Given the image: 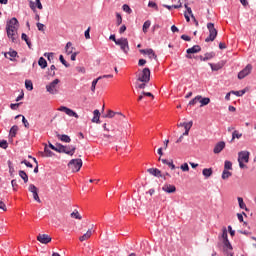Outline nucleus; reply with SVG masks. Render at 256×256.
Masks as SVG:
<instances>
[{"label":"nucleus","instance_id":"6","mask_svg":"<svg viewBox=\"0 0 256 256\" xmlns=\"http://www.w3.org/2000/svg\"><path fill=\"white\" fill-rule=\"evenodd\" d=\"M207 29L209 31V36L205 39V42L209 43V41H213L217 38V29H215V24L211 22L207 24Z\"/></svg>","mask_w":256,"mask_h":256},{"label":"nucleus","instance_id":"32","mask_svg":"<svg viewBox=\"0 0 256 256\" xmlns=\"http://www.w3.org/2000/svg\"><path fill=\"white\" fill-rule=\"evenodd\" d=\"M19 177H21V179H23L24 183H28L29 182V176L27 175V173L23 170L19 171Z\"/></svg>","mask_w":256,"mask_h":256},{"label":"nucleus","instance_id":"53","mask_svg":"<svg viewBox=\"0 0 256 256\" xmlns=\"http://www.w3.org/2000/svg\"><path fill=\"white\" fill-rule=\"evenodd\" d=\"M116 19H117V25H121L123 23V17H121V14L117 13Z\"/></svg>","mask_w":256,"mask_h":256},{"label":"nucleus","instance_id":"51","mask_svg":"<svg viewBox=\"0 0 256 256\" xmlns=\"http://www.w3.org/2000/svg\"><path fill=\"white\" fill-rule=\"evenodd\" d=\"M0 147L1 149H7V147H9V144L7 143L6 140H2L0 141Z\"/></svg>","mask_w":256,"mask_h":256},{"label":"nucleus","instance_id":"26","mask_svg":"<svg viewBox=\"0 0 256 256\" xmlns=\"http://www.w3.org/2000/svg\"><path fill=\"white\" fill-rule=\"evenodd\" d=\"M201 105L200 107H205V105H209V103H211V99L210 98H203V96H200L199 102Z\"/></svg>","mask_w":256,"mask_h":256},{"label":"nucleus","instance_id":"3","mask_svg":"<svg viewBox=\"0 0 256 256\" xmlns=\"http://www.w3.org/2000/svg\"><path fill=\"white\" fill-rule=\"evenodd\" d=\"M68 167H69V169H71V171L73 173H77V172L81 171V168L83 167V160H81L79 158L78 159H72L68 163Z\"/></svg>","mask_w":256,"mask_h":256},{"label":"nucleus","instance_id":"19","mask_svg":"<svg viewBox=\"0 0 256 256\" xmlns=\"http://www.w3.org/2000/svg\"><path fill=\"white\" fill-rule=\"evenodd\" d=\"M115 115H119L122 119H125V115H123L121 112H114L112 110H108V113L104 116L108 119H113V117H115Z\"/></svg>","mask_w":256,"mask_h":256},{"label":"nucleus","instance_id":"34","mask_svg":"<svg viewBox=\"0 0 256 256\" xmlns=\"http://www.w3.org/2000/svg\"><path fill=\"white\" fill-rule=\"evenodd\" d=\"M241 137H243V134L239 133V131H237V130H234V132L232 133L231 143H233V141H235V139H241Z\"/></svg>","mask_w":256,"mask_h":256},{"label":"nucleus","instance_id":"18","mask_svg":"<svg viewBox=\"0 0 256 256\" xmlns=\"http://www.w3.org/2000/svg\"><path fill=\"white\" fill-rule=\"evenodd\" d=\"M147 172L150 175H153V177H163V174H161V170L157 169V168H149L147 170Z\"/></svg>","mask_w":256,"mask_h":256},{"label":"nucleus","instance_id":"9","mask_svg":"<svg viewBox=\"0 0 256 256\" xmlns=\"http://www.w3.org/2000/svg\"><path fill=\"white\" fill-rule=\"evenodd\" d=\"M28 190L33 194L34 201L41 203V198H39V189L36 188L35 184H30Z\"/></svg>","mask_w":256,"mask_h":256},{"label":"nucleus","instance_id":"57","mask_svg":"<svg viewBox=\"0 0 256 256\" xmlns=\"http://www.w3.org/2000/svg\"><path fill=\"white\" fill-rule=\"evenodd\" d=\"M222 239L223 241L229 240L228 235H227V229H224L222 232Z\"/></svg>","mask_w":256,"mask_h":256},{"label":"nucleus","instance_id":"5","mask_svg":"<svg viewBox=\"0 0 256 256\" xmlns=\"http://www.w3.org/2000/svg\"><path fill=\"white\" fill-rule=\"evenodd\" d=\"M137 81H140V83H149V81H151V70L149 68H144L138 75Z\"/></svg>","mask_w":256,"mask_h":256},{"label":"nucleus","instance_id":"42","mask_svg":"<svg viewBox=\"0 0 256 256\" xmlns=\"http://www.w3.org/2000/svg\"><path fill=\"white\" fill-rule=\"evenodd\" d=\"M101 79H103V77H98L97 79L92 81L91 91L95 92V87H97V83H99Z\"/></svg>","mask_w":256,"mask_h":256},{"label":"nucleus","instance_id":"60","mask_svg":"<svg viewBox=\"0 0 256 256\" xmlns=\"http://www.w3.org/2000/svg\"><path fill=\"white\" fill-rule=\"evenodd\" d=\"M142 95H144V97H151L152 99H155V96H153V94L151 92H142Z\"/></svg>","mask_w":256,"mask_h":256},{"label":"nucleus","instance_id":"47","mask_svg":"<svg viewBox=\"0 0 256 256\" xmlns=\"http://www.w3.org/2000/svg\"><path fill=\"white\" fill-rule=\"evenodd\" d=\"M122 9H123V11H124L125 13H128V15H131V13H133V10H131V7H129V5H127V4H124V5L122 6Z\"/></svg>","mask_w":256,"mask_h":256},{"label":"nucleus","instance_id":"46","mask_svg":"<svg viewBox=\"0 0 256 256\" xmlns=\"http://www.w3.org/2000/svg\"><path fill=\"white\" fill-rule=\"evenodd\" d=\"M199 99H201V95L196 96L194 99H192L188 105L193 106V105H197V103H199Z\"/></svg>","mask_w":256,"mask_h":256},{"label":"nucleus","instance_id":"12","mask_svg":"<svg viewBox=\"0 0 256 256\" xmlns=\"http://www.w3.org/2000/svg\"><path fill=\"white\" fill-rule=\"evenodd\" d=\"M251 71H253V66H251V64H248L242 71L238 73V79H245L247 75L251 74Z\"/></svg>","mask_w":256,"mask_h":256},{"label":"nucleus","instance_id":"58","mask_svg":"<svg viewBox=\"0 0 256 256\" xmlns=\"http://www.w3.org/2000/svg\"><path fill=\"white\" fill-rule=\"evenodd\" d=\"M22 123L26 129H29V121L25 119V116H22Z\"/></svg>","mask_w":256,"mask_h":256},{"label":"nucleus","instance_id":"16","mask_svg":"<svg viewBox=\"0 0 256 256\" xmlns=\"http://www.w3.org/2000/svg\"><path fill=\"white\" fill-rule=\"evenodd\" d=\"M8 39H11L12 43H17L19 35H17V30H6Z\"/></svg>","mask_w":256,"mask_h":256},{"label":"nucleus","instance_id":"29","mask_svg":"<svg viewBox=\"0 0 256 256\" xmlns=\"http://www.w3.org/2000/svg\"><path fill=\"white\" fill-rule=\"evenodd\" d=\"M159 161H161L164 165H168L170 169L174 170L175 169V164H173V160L169 162L167 159H161L159 158Z\"/></svg>","mask_w":256,"mask_h":256},{"label":"nucleus","instance_id":"37","mask_svg":"<svg viewBox=\"0 0 256 256\" xmlns=\"http://www.w3.org/2000/svg\"><path fill=\"white\" fill-rule=\"evenodd\" d=\"M17 131H19V126L14 125L10 129V137H16Z\"/></svg>","mask_w":256,"mask_h":256},{"label":"nucleus","instance_id":"49","mask_svg":"<svg viewBox=\"0 0 256 256\" xmlns=\"http://www.w3.org/2000/svg\"><path fill=\"white\" fill-rule=\"evenodd\" d=\"M70 215L73 219H79L80 221L82 219L81 214H79V211H74Z\"/></svg>","mask_w":256,"mask_h":256},{"label":"nucleus","instance_id":"28","mask_svg":"<svg viewBox=\"0 0 256 256\" xmlns=\"http://www.w3.org/2000/svg\"><path fill=\"white\" fill-rule=\"evenodd\" d=\"M184 7L187 10V13L190 15V17L195 21L196 25H199V22L197 21V19H195V15H193V10H191V7H188L187 4H185Z\"/></svg>","mask_w":256,"mask_h":256},{"label":"nucleus","instance_id":"50","mask_svg":"<svg viewBox=\"0 0 256 256\" xmlns=\"http://www.w3.org/2000/svg\"><path fill=\"white\" fill-rule=\"evenodd\" d=\"M91 27H88V29L84 32L85 39H91Z\"/></svg>","mask_w":256,"mask_h":256},{"label":"nucleus","instance_id":"40","mask_svg":"<svg viewBox=\"0 0 256 256\" xmlns=\"http://www.w3.org/2000/svg\"><path fill=\"white\" fill-rule=\"evenodd\" d=\"M44 153L45 155H43V157H53V155H55L53 151L49 150V148L47 147V144L45 145Z\"/></svg>","mask_w":256,"mask_h":256},{"label":"nucleus","instance_id":"11","mask_svg":"<svg viewBox=\"0 0 256 256\" xmlns=\"http://www.w3.org/2000/svg\"><path fill=\"white\" fill-rule=\"evenodd\" d=\"M58 111H62L63 113H66V115H68V117H75V119H79V115L71 110L70 108L66 107V106H61L58 108Z\"/></svg>","mask_w":256,"mask_h":256},{"label":"nucleus","instance_id":"52","mask_svg":"<svg viewBox=\"0 0 256 256\" xmlns=\"http://www.w3.org/2000/svg\"><path fill=\"white\" fill-rule=\"evenodd\" d=\"M11 185H12L13 191H17V187H19V185L17 184V180L16 179H13L11 181Z\"/></svg>","mask_w":256,"mask_h":256},{"label":"nucleus","instance_id":"8","mask_svg":"<svg viewBox=\"0 0 256 256\" xmlns=\"http://www.w3.org/2000/svg\"><path fill=\"white\" fill-rule=\"evenodd\" d=\"M19 25V21L17 18H12L6 23V31H17V27Z\"/></svg>","mask_w":256,"mask_h":256},{"label":"nucleus","instance_id":"23","mask_svg":"<svg viewBox=\"0 0 256 256\" xmlns=\"http://www.w3.org/2000/svg\"><path fill=\"white\" fill-rule=\"evenodd\" d=\"M92 235H93V231H91V229H89L83 236L79 237V241H81V242L87 241L88 239H91Z\"/></svg>","mask_w":256,"mask_h":256},{"label":"nucleus","instance_id":"17","mask_svg":"<svg viewBox=\"0 0 256 256\" xmlns=\"http://www.w3.org/2000/svg\"><path fill=\"white\" fill-rule=\"evenodd\" d=\"M224 149H225V142L221 141L215 145L213 152L217 155L221 153V151H223Z\"/></svg>","mask_w":256,"mask_h":256},{"label":"nucleus","instance_id":"20","mask_svg":"<svg viewBox=\"0 0 256 256\" xmlns=\"http://www.w3.org/2000/svg\"><path fill=\"white\" fill-rule=\"evenodd\" d=\"M162 190L165 191V193H175L177 188L174 185L167 184L162 187Z\"/></svg>","mask_w":256,"mask_h":256},{"label":"nucleus","instance_id":"27","mask_svg":"<svg viewBox=\"0 0 256 256\" xmlns=\"http://www.w3.org/2000/svg\"><path fill=\"white\" fill-rule=\"evenodd\" d=\"M202 175L204 177H206V179L211 177V175H213V169L212 168H204L202 171Z\"/></svg>","mask_w":256,"mask_h":256},{"label":"nucleus","instance_id":"36","mask_svg":"<svg viewBox=\"0 0 256 256\" xmlns=\"http://www.w3.org/2000/svg\"><path fill=\"white\" fill-rule=\"evenodd\" d=\"M48 147L50 149H52V151H56V153H59V149L61 147V143H57L56 146H55L51 142H49Z\"/></svg>","mask_w":256,"mask_h":256},{"label":"nucleus","instance_id":"30","mask_svg":"<svg viewBox=\"0 0 256 256\" xmlns=\"http://www.w3.org/2000/svg\"><path fill=\"white\" fill-rule=\"evenodd\" d=\"M94 117L92 118V123H99V117H101V112L99 110H94Z\"/></svg>","mask_w":256,"mask_h":256},{"label":"nucleus","instance_id":"59","mask_svg":"<svg viewBox=\"0 0 256 256\" xmlns=\"http://www.w3.org/2000/svg\"><path fill=\"white\" fill-rule=\"evenodd\" d=\"M76 71H77L78 73H82V74L84 75V73H85V67H83V66H78V67H76Z\"/></svg>","mask_w":256,"mask_h":256},{"label":"nucleus","instance_id":"63","mask_svg":"<svg viewBox=\"0 0 256 256\" xmlns=\"http://www.w3.org/2000/svg\"><path fill=\"white\" fill-rule=\"evenodd\" d=\"M44 57H47L48 61H51V59H53V52L45 53Z\"/></svg>","mask_w":256,"mask_h":256},{"label":"nucleus","instance_id":"62","mask_svg":"<svg viewBox=\"0 0 256 256\" xmlns=\"http://www.w3.org/2000/svg\"><path fill=\"white\" fill-rule=\"evenodd\" d=\"M29 7H30V9H32V11H35V9H36L35 2H33L32 0H30V1H29Z\"/></svg>","mask_w":256,"mask_h":256},{"label":"nucleus","instance_id":"44","mask_svg":"<svg viewBox=\"0 0 256 256\" xmlns=\"http://www.w3.org/2000/svg\"><path fill=\"white\" fill-rule=\"evenodd\" d=\"M149 27H151V21L147 20L143 24V28H142L143 33H147V30L149 29Z\"/></svg>","mask_w":256,"mask_h":256},{"label":"nucleus","instance_id":"61","mask_svg":"<svg viewBox=\"0 0 256 256\" xmlns=\"http://www.w3.org/2000/svg\"><path fill=\"white\" fill-rule=\"evenodd\" d=\"M0 209H2V211H7V206L5 205V202H3L2 200H0Z\"/></svg>","mask_w":256,"mask_h":256},{"label":"nucleus","instance_id":"33","mask_svg":"<svg viewBox=\"0 0 256 256\" xmlns=\"http://www.w3.org/2000/svg\"><path fill=\"white\" fill-rule=\"evenodd\" d=\"M212 71H219V69H223V64L222 63H217V64H213V63H209Z\"/></svg>","mask_w":256,"mask_h":256},{"label":"nucleus","instance_id":"35","mask_svg":"<svg viewBox=\"0 0 256 256\" xmlns=\"http://www.w3.org/2000/svg\"><path fill=\"white\" fill-rule=\"evenodd\" d=\"M237 199H238V205H239L240 209H244L246 211H249V209L247 208V205L243 201V198L238 197Z\"/></svg>","mask_w":256,"mask_h":256},{"label":"nucleus","instance_id":"14","mask_svg":"<svg viewBox=\"0 0 256 256\" xmlns=\"http://www.w3.org/2000/svg\"><path fill=\"white\" fill-rule=\"evenodd\" d=\"M37 241H39V243H42L43 245H47V243H51V236H49L48 234H39L37 236Z\"/></svg>","mask_w":256,"mask_h":256},{"label":"nucleus","instance_id":"13","mask_svg":"<svg viewBox=\"0 0 256 256\" xmlns=\"http://www.w3.org/2000/svg\"><path fill=\"white\" fill-rule=\"evenodd\" d=\"M200 51H201V46H199V45H194L193 47L188 48V49L186 50V53H187L186 58H187V59H193V56H191V55H193V54H195V53H200Z\"/></svg>","mask_w":256,"mask_h":256},{"label":"nucleus","instance_id":"10","mask_svg":"<svg viewBox=\"0 0 256 256\" xmlns=\"http://www.w3.org/2000/svg\"><path fill=\"white\" fill-rule=\"evenodd\" d=\"M58 111H62L63 113H66V115H68V117H75V119H79V115L71 110L70 108L66 107V106H61L58 108Z\"/></svg>","mask_w":256,"mask_h":256},{"label":"nucleus","instance_id":"45","mask_svg":"<svg viewBox=\"0 0 256 256\" xmlns=\"http://www.w3.org/2000/svg\"><path fill=\"white\" fill-rule=\"evenodd\" d=\"M231 175H233V174L230 171L223 170V172H222V179H224V180L229 179V177H231Z\"/></svg>","mask_w":256,"mask_h":256},{"label":"nucleus","instance_id":"48","mask_svg":"<svg viewBox=\"0 0 256 256\" xmlns=\"http://www.w3.org/2000/svg\"><path fill=\"white\" fill-rule=\"evenodd\" d=\"M193 127V121L190 122H184V129L185 131H191V128Z\"/></svg>","mask_w":256,"mask_h":256},{"label":"nucleus","instance_id":"7","mask_svg":"<svg viewBox=\"0 0 256 256\" xmlns=\"http://www.w3.org/2000/svg\"><path fill=\"white\" fill-rule=\"evenodd\" d=\"M116 45H118L123 53H129V40L127 38L117 39Z\"/></svg>","mask_w":256,"mask_h":256},{"label":"nucleus","instance_id":"15","mask_svg":"<svg viewBox=\"0 0 256 256\" xmlns=\"http://www.w3.org/2000/svg\"><path fill=\"white\" fill-rule=\"evenodd\" d=\"M140 53L142 55H148L149 59H155L157 61V54H155V51L153 49H141Z\"/></svg>","mask_w":256,"mask_h":256},{"label":"nucleus","instance_id":"4","mask_svg":"<svg viewBox=\"0 0 256 256\" xmlns=\"http://www.w3.org/2000/svg\"><path fill=\"white\" fill-rule=\"evenodd\" d=\"M75 151H77L76 146L60 144V149L58 153H65V155L73 157V155H75Z\"/></svg>","mask_w":256,"mask_h":256},{"label":"nucleus","instance_id":"38","mask_svg":"<svg viewBox=\"0 0 256 256\" xmlns=\"http://www.w3.org/2000/svg\"><path fill=\"white\" fill-rule=\"evenodd\" d=\"M38 65L41 67V69H45L47 67V60H45L43 57H40L38 60Z\"/></svg>","mask_w":256,"mask_h":256},{"label":"nucleus","instance_id":"21","mask_svg":"<svg viewBox=\"0 0 256 256\" xmlns=\"http://www.w3.org/2000/svg\"><path fill=\"white\" fill-rule=\"evenodd\" d=\"M57 139H59L63 143H71V137L66 134H57Z\"/></svg>","mask_w":256,"mask_h":256},{"label":"nucleus","instance_id":"22","mask_svg":"<svg viewBox=\"0 0 256 256\" xmlns=\"http://www.w3.org/2000/svg\"><path fill=\"white\" fill-rule=\"evenodd\" d=\"M111 139H113V136H111L109 134H103L102 136H100V140L105 145H107V143H111Z\"/></svg>","mask_w":256,"mask_h":256},{"label":"nucleus","instance_id":"31","mask_svg":"<svg viewBox=\"0 0 256 256\" xmlns=\"http://www.w3.org/2000/svg\"><path fill=\"white\" fill-rule=\"evenodd\" d=\"M224 251H233V246L229 240H223Z\"/></svg>","mask_w":256,"mask_h":256},{"label":"nucleus","instance_id":"64","mask_svg":"<svg viewBox=\"0 0 256 256\" xmlns=\"http://www.w3.org/2000/svg\"><path fill=\"white\" fill-rule=\"evenodd\" d=\"M181 39H183V41H191V37H189L188 35H185V34H183L181 36Z\"/></svg>","mask_w":256,"mask_h":256},{"label":"nucleus","instance_id":"24","mask_svg":"<svg viewBox=\"0 0 256 256\" xmlns=\"http://www.w3.org/2000/svg\"><path fill=\"white\" fill-rule=\"evenodd\" d=\"M74 49H75V47H73V43L68 42L65 47L66 55H71V54L75 53V52H73Z\"/></svg>","mask_w":256,"mask_h":256},{"label":"nucleus","instance_id":"56","mask_svg":"<svg viewBox=\"0 0 256 256\" xmlns=\"http://www.w3.org/2000/svg\"><path fill=\"white\" fill-rule=\"evenodd\" d=\"M36 25H37L38 31H45V24L38 22Z\"/></svg>","mask_w":256,"mask_h":256},{"label":"nucleus","instance_id":"41","mask_svg":"<svg viewBox=\"0 0 256 256\" xmlns=\"http://www.w3.org/2000/svg\"><path fill=\"white\" fill-rule=\"evenodd\" d=\"M230 93H232V95H236V97H243V94L247 93V90L243 89L240 91H230Z\"/></svg>","mask_w":256,"mask_h":256},{"label":"nucleus","instance_id":"43","mask_svg":"<svg viewBox=\"0 0 256 256\" xmlns=\"http://www.w3.org/2000/svg\"><path fill=\"white\" fill-rule=\"evenodd\" d=\"M25 87L28 91H33V82L31 80H26Z\"/></svg>","mask_w":256,"mask_h":256},{"label":"nucleus","instance_id":"55","mask_svg":"<svg viewBox=\"0 0 256 256\" xmlns=\"http://www.w3.org/2000/svg\"><path fill=\"white\" fill-rule=\"evenodd\" d=\"M59 59H60V62L62 63V65H65L66 67H69V63H67V61L65 60L63 55H60Z\"/></svg>","mask_w":256,"mask_h":256},{"label":"nucleus","instance_id":"25","mask_svg":"<svg viewBox=\"0 0 256 256\" xmlns=\"http://www.w3.org/2000/svg\"><path fill=\"white\" fill-rule=\"evenodd\" d=\"M213 57H215V52H209V53H206L204 55V57L200 56V60L201 61H209V60L213 59Z\"/></svg>","mask_w":256,"mask_h":256},{"label":"nucleus","instance_id":"54","mask_svg":"<svg viewBox=\"0 0 256 256\" xmlns=\"http://www.w3.org/2000/svg\"><path fill=\"white\" fill-rule=\"evenodd\" d=\"M180 169H181L182 171H184V172L189 171V164H187V163L182 164V165L180 166Z\"/></svg>","mask_w":256,"mask_h":256},{"label":"nucleus","instance_id":"2","mask_svg":"<svg viewBox=\"0 0 256 256\" xmlns=\"http://www.w3.org/2000/svg\"><path fill=\"white\" fill-rule=\"evenodd\" d=\"M249 151H241L238 153V163L240 169H245L247 167L245 163H249Z\"/></svg>","mask_w":256,"mask_h":256},{"label":"nucleus","instance_id":"1","mask_svg":"<svg viewBox=\"0 0 256 256\" xmlns=\"http://www.w3.org/2000/svg\"><path fill=\"white\" fill-rule=\"evenodd\" d=\"M59 83H61V80L57 78L54 79L52 82L46 85V91L50 93V95H57L59 93Z\"/></svg>","mask_w":256,"mask_h":256},{"label":"nucleus","instance_id":"39","mask_svg":"<svg viewBox=\"0 0 256 256\" xmlns=\"http://www.w3.org/2000/svg\"><path fill=\"white\" fill-rule=\"evenodd\" d=\"M231 169H233V163H231L229 160H226L224 162V171H231Z\"/></svg>","mask_w":256,"mask_h":256}]
</instances>
